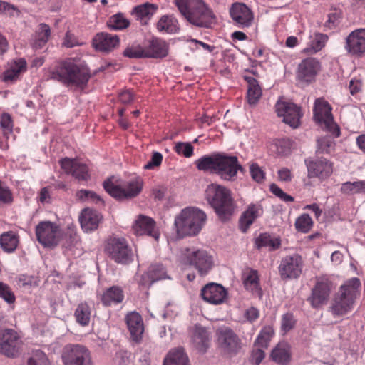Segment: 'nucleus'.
Masks as SVG:
<instances>
[{
  "label": "nucleus",
  "mask_w": 365,
  "mask_h": 365,
  "mask_svg": "<svg viewBox=\"0 0 365 365\" xmlns=\"http://www.w3.org/2000/svg\"><path fill=\"white\" fill-rule=\"evenodd\" d=\"M91 77L88 67L78 58L63 61L51 73V78L68 87L83 88Z\"/></svg>",
  "instance_id": "obj_1"
},
{
  "label": "nucleus",
  "mask_w": 365,
  "mask_h": 365,
  "mask_svg": "<svg viewBox=\"0 0 365 365\" xmlns=\"http://www.w3.org/2000/svg\"><path fill=\"white\" fill-rule=\"evenodd\" d=\"M180 14L191 24L210 28L216 22L215 15L202 0H175Z\"/></svg>",
  "instance_id": "obj_2"
},
{
  "label": "nucleus",
  "mask_w": 365,
  "mask_h": 365,
  "mask_svg": "<svg viewBox=\"0 0 365 365\" xmlns=\"http://www.w3.org/2000/svg\"><path fill=\"white\" fill-rule=\"evenodd\" d=\"M361 282L356 277L346 280L339 287L331 311L334 316L341 317L349 313L360 297Z\"/></svg>",
  "instance_id": "obj_3"
},
{
  "label": "nucleus",
  "mask_w": 365,
  "mask_h": 365,
  "mask_svg": "<svg viewBox=\"0 0 365 365\" xmlns=\"http://www.w3.org/2000/svg\"><path fill=\"white\" fill-rule=\"evenodd\" d=\"M206 199L222 221L227 220L235 211L231 191L227 187L212 183L205 190Z\"/></svg>",
  "instance_id": "obj_4"
},
{
  "label": "nucleus",
  "mask_w": 365,
  "mask_h": 365,
  "mask_svg": "<svg viewBox=\"0 0 365 365\" xmlns=\"http://www.w3.org/2000/svg\"><path fill=\"white\" fill-rule=\"evenodd\" d=\"M205 213L195 207H187L182 210L175 217V225L179 236L197 235L205 225Z\"/></svg>",
  "instance_id": "obj_5"
},
{
  "label": "nucleus",
  "mask_w": 365,
  "mask_h": 365,
  "mask_svg": "<svg viewBox=\"0 0 365 365\" xmlns=\"http://www.w3.org/2000/svg\"><path fill=\"white\" fill-rule=\"evenodd\" d=\"M106 191L112 197L122 200L135 197L142 189L141 181L138 178L123 181L113 177L103 183Z\"/></svg>",
  "instance_id": "obj_6"
},
{
  "label": "nucleus",
  "mask_w": 365,
  "mask_h": 365,
  "mask_svg": "<svg viewBox=\"0 0 365 365\" xmlns=\"http://www.w3.org/2000/svg\"><path fill=\"white\" fill-rule=\"evenodd\" d=\"M181 262L193 266L201 276L207 274L214 264L213 257L203 249L186 248L182 252Z\"/></svg>",
  "instance_id": "obj_7"
},
{
  "label": "nucleus",
  "mask_w": 365,
  "mask_h": 365,
  "mask_svg": "<svg viewBox=\"0 0 365 365\" xmlns=\"http://www.w3.org/2000/svg\"><path fill=\"white\" fill-rule=\"evenodd\" d=\"M331 108L327 101L317 98L314 105V118L315 121L323 128L332 133L335 137L339 136V129L334 122Z\"/></svg>",
  "instance_id": "obj_8"
},
{
  "label": "nucleus",
  "mask_w": 365,
  "mask_h": 365,
  "mask_svg": "<svg viewBox=\"0 0 365 365\" xmlns=\"http://www.w3.org/2000/svg\"><path fill=\"white\" fill-rule=\"evenodd\" d=\"M64 365H94L89 351L79 344L66 345L63 350Z\"/></svg>",
  "instance_id": "obj_9"
},
{
  "label": "nucleus",
  "mask_w": 365,
  "mask_h": 365,
  "mask_svg": "<svg viewBox=\"0 0 365 365\" xmlns=\"http://www.w3.org/2000/svg\"><path fill=\"white\" fill-rule=\"evenodd\" d=\"M22 341L19 334L12 329L0 330V353L9 358L19 355Z\"/></svg>",
  "instance_id": "obj_10"
},
{
  "label": "nucleus",
  "mask_w": 365,
  "mask_h": 365,
  "mask_svg": "<svg viewBox=\"0 0 365 365\" xmlns=\"http://www.w3.org/2000/svg\"><path fill=\"white\" fill-rule=\"evenodd\" d=\"M242 169L237 157L220 153L216 175L225 181H235Z\"/></svg>",
  "instance_id": "obj_11"
},
{
  "label": "nucleus",
  "mask_w": 365,
  "mask_h": 365,
  "mask_svg": "<svg viewBox=\"0 0 365 365\" xmlns=\"http://www.w3.org/2000/svg\"><path fill=\"white\" fill-rule=\"evenodd\" d=\"M106 249L110 257L118 263L126 264L133 259V251L123 238L111 239Z\"/></svg>",
  "instance_id": "obj_12"
},
{
  "label": "nucleus",
  "mask_w": 365,
  "mask_h": 365,
  "mask_svg": "<svg viewBox=\"0 0 365 365\" xmlns=\"http://www.w3.org/2000/svg\"><path fill=\"white\" fill-rule=\"evenodd\" d=\"M332 283L329 279L325 276L317 277L316 284L312 289V294L309 297V301L314 308H319L327 304L329 300Z\"/></svg>",
  "instance_id": "obj_13"
},
{
  "label": "nucleus",
  "mask_w": 365,
  "mask_h": 365,
  "mask_svg": "<svg viewBox=\"0 0 365 365\" xmlns=\"http://www.w3.org/2000/svg\"><path fill=\"white\" fill-rule=\"evenodd\" d=\"M309 178H318L324 180L333 173V163L325 158H316L305 160Z\"/></svg>",
  "instance_id": "obj_14"
},
{
  "label": "nucleus",
  "mask_w": 365,
  "mask_h": 365,
  "mask_svg": "<svg viewBox=\"0 0 365 365\" xmlns=\"http://www.w3.org/2000/svg\"><path fill=\"white\" fill-rule=\"evenodd\" d=\"M60 234L58 226L50 221L41 222L36 227L37 240L44 247L56 245Z\"/></svg>",
  "instance_id": "obj_15"
},
{
  "label": "nucleus",
  "mask_w": 365,
  "mask_h": 365,
  "mask_svg": "<svg viewBox=\"0 0 365 365\" xmlns=\"http://www.w3.org/2000/svg\"><path fill=\"white\" fill-rule=\"evenodd\" d=\"M275 109L284 123L294 128L299 126L302 114L299 108L294 103L279 99L276 103Z\"/></svg>",
  "instance_id": "obj_16"
},
{
  "label": "nucleus",
  "mask_w": 365,
  "mask_h": 365,
  "mask_svg": "<svg viewBox=\"0 0 365 365\" xmlns=\"http://www.w3.org/2000/svg\"><path fill=\"white\" fill-rule=\"evenodd\" d=\"M302 258L298 254L284 257L279 264V272L282 279H297L302 271Z\"/></svg>",
  "instance_id": "obj_17"
},
{
  "label": "nucleus",
  "mask_w": 365,
  "mask_h": 365,
  "mask_svg": "<svg viewBox=\"0 0 365 365\" xmlns=\"http://www.w3.org/2000/svg\"><path fill=\"white\" fill-rule=\"evenodd\" d=\"M230 14L234 24L240 29L250 28L254 23V14L245 4H233Z\"/></svg>",
  "instance_id": "obj_18"
},
{
  "label": "nucleus",
  "mask_w": 365,
  "mask_h": 365,
  "mask_svg": "<svg viewBox=\"0 0 365 365\" xmlns=\"http://www.w3.org/2000/svg\"><path fill=\"white\" fill-rule=\"evenodd\" d=\"M217 343L226 353H236L240 349V340L229 327H220L217 331Z\"/></svg>",
  "instance_id": "obj_19"
},
{
  "label": "nucleus",
  "mask_w": 365,
  "mask_h": 365,
  "mask_svg": "<svg viewBox=\"0 0 365 365\" xmlns=\"http://www.w3.org/2000/svg\"><path fill=\"white\" fill-rule=\"evenodd\" d=\"M60 163L66 173H71L79 181L87 180L90 177L87 165L78 160L66 158Z\"/></svg>",
  "instance_id": "obj_20"
},
{
  "label": "nucleus",
  "mask_w": 365,
  "mask_h": 365,
  "mask_svg": "<svg viewBox=\"0 0 365 365\" xmlns=\"http://www.w3.org/2000/svg\"><path fill=\"white\" fill-rule=\"evenodd\" d=\"M346 51L352 54L359 56L365 52V29L353 31L346 38Z\"/></svg>",
  "instance_id": "obj_21"
},
{
  "label": "nucleus",
  "mask_w": 365,
  "mask_h": 365,
  "mask_svg": "<svg viewBox=\"0 0 365 365\" xmlns=\"http://www.w3.org/2000/svg\"><path fill=\"white\" fill-rule=\"evenodd\" d=\"M203 299L210 304H222L227 296L225 289L220 284L210 283L203 287L201 292Z\"/></svg>",
  "instance_id": "obj_22"
},
{
  "label": "nucleus",
  "mask_w": 365,
  "mask_h": 365,
  "mask_svg": "<svg viewBox=\"0 0 365 365\" xmlns=\"http://www.w3.org/2000/svg\"><path fill=\"white\" fill-rule=\"evenodd\" d=\"M319 69V63L313 58H307L302 61L298 66L297 77L305 82H312Z\"/></svg>",
  "instance_id": "obj_23"
},
{
  "label": "nucleus",
  "mask_w": 365,
  "mask_h": 365,
  "mask_svg": "<svg viewBox=\"0 0 365 365\" xmlns=\"http://www.w3.org/2000/svg\"><path fill=\"white\" fill-rule=\"evenodd\" d=\"M101 220V215L98 211L91 208L83 210L79 217L81 228L86 232L96 230Z\"/></svg>",
  "instance_id": "obj_24"
},
{
  "label": "nucleus",
  "mask_w": 365,
  "mask_h": 365,
  "mask_svg": "<svg viewBox=\"0 0 365 365\" xmlns=\"http://www.w3.org/2000/svg\"><path fill=\"white\" fill-rule=\"evenodd\" d=\"M135 233L138 235H148L158 240L159 234L155 229V222L149 217L139 215L133 225Z\"/></svg>",
  "instance_id": "obj_25"
},
{
  "label": "nucleus",
  "mask_w": 365,
  "mask_h": 365,
  "mask_svg": "<svg viewBox=\"0 0 365 365\" xmlns=\"http://www.w3.org/2000/svg\"><path fill=\"white\" fill-rule=\"evenodd\" d=\"M93 47L100 51H110L119 45V38L117 35L108 33H99L93 40Z\"/></svg>",
  "instance_id": "obj_26"
},
{
  "label": "nucleus",
  "mask_w": 365,
  "mask_h": 365,
  "mask_svg": "<svg viewBox=\"0 0 365 365\" xmlns=\"http://www.w3.org/2000/svg\"><path fill=\"white\" fill-rule=\"evenodd\" d=\"M165 279H170L165 268L161 264H152L148 272L142 275L140 284L145 287L150 286L153 282Z\"/></svg>",
  "instance_id": "obj_27"
},
{
  "label": "nucleus",
  "mask_w": 365,
  "mask_h": 365,
  "mask_svg": "<svg viewBox=\"0 0 365 365\" xmlns=\"http://www.w3.org/2000/svg\"><path fill=\"white\" fill-rule=\"evenodd\" d=\"M125 322L133 340L139 341L144 331L141 316L136 312H131L126 315Z\"/></svg>",
  "instance_id": "obj_28"
},
{
  "label": "nucleus",
  "mask_w": 365,
  "mask_h": 365,
  "mask_svg": "<svg viewBox=\"0 0 365 365\" xmlns=\"http://www.w3.org/2000/svg\"><path fill=\"white\" fill-rule=\"evenodd\" d=\"M263 213V209L259 204H251L242 213L240 222L241 229L246 232L247 228L255 222V220L261 216Z\"/></svg>",
  "instance_id": "obj_29"
},
{
  "label": "nucleus",
  "mask_w": 365,
  "mask_h": 365,
  "mask_svg": "<svg viewBox=\"0 0 365 365\" xmlns=\"http://www.w3.org/2000/svg\"><path fill=\"white\" fill-rule=\"evenodd\" d=\"M194 347L200 352H205L209 346L210 337L207 329L201 326H195L192 335Z\"/></svg>",
  "instance_id": "obj_30"
},
{
  "label": "nucleus",
  "mask_w": 365,
  "mask_h": 365,
  "mask_svg": "<svg viewBox=\"0 0 365 365\" xmlns=\"http://www.w3.org/2000/svg\"><path fill=\"white\" fill-rule=\"evenodd\" d=\"M272 359L277 364L284 365L291 359V347L286 341H280L271 353Z\"/></svg>",
  "instance_id": "obj_31"
},
{
  "label": "nucleus",
  "mask_w": 365,
  "mask_h": 365,
  "mask_svg": "<svg viewBox=\"0 0 365 365\" xmlns=\"http://www.w3.org/2000/svg\"><path fill=\"white\" fill-rule=\"evenodd\" d=\"M158 6L153 4L145 3L133 8L132 14L140 21L141 24H147L152 16L156 13Z\"/></svg>",
  "instance_id": "obj_32"
},
{
  "label": "nucleus",
  "mask_w": 365,
  "mask_h": 365,
  "mask_svg": "<svg viewBox=\"0 0 365 365\" xmlns=\"http://www.w3.org/2000/svg\"><path fill=\"white\" fill-rule=\"evenodd\" d=\"M156 28L160 33L173 34L178 32L180 26L177 19L173 15H163L156 24Z\"/></svg>",
  "instance_id": "obj_33"
},
{
  "label": "nucleus",
  "mask_w": 365,
  "mask_h": 365,
  "mask_svg": "<svg viewBox=\"0 0 365 365\" xmlns=\"http://www.w3.org/2000/svg\"><path fill=\"white\" fill-rule=\"evenodd\" d=\"M220 153L204 155L195 161V165L199 170L215 174Z\"/></svg>",
  "instance_id": "obj_34"
},
{
  "label": "nucleus",
  "mask_w": 365,
  "mask_h": 365,
  "mask_svg": "<svg viewBox=\"0 0 365 365\" xmlns=\"http://www.w3.org/2000/svg\"><path fill=\"white\" fill-rule=\"evenodd\" d=\"M148 58H163L168 53V46L160 38H153L146 48Z\"/></svg>",
  "instance_id": "obj_35"
},
{
  "label": "nucleus",
  "mask_w": 365,
  "mask_h": 365,
  "mask_svg": "<svg viewBox=\"0 0 365 365\" xmlns=\"http://www.w3.org/2000/svg\"><path fill=\"white\" fill-rule=\"evenodd\" d=\"M124 294L123 289L118 286L107 289L101 297V302L105 306H111L123 302Z\"/></svg>",
  "instance_id": "obj_36"
},
{
  "label": "nucleus",
  "mask_w": 365,
  "mask_h": 365,
  "mask_svg": "<svg viewBox=\"0 0 365 365\" xmlns=\"http://www.w3.org/2000/svg\"><path fill=\"white\" fill-rule=\"evenodd\" d=\"M163 364L168 365H190L188 357L181 348L171 349L164 359Z\"/></svg>",
  "instance_id": "obj_37"
},
{
  "label": "nucleus",
  "mask_w": 365,
  "mask_h": 365,
  "mask_svg": "<svg viewBox=\"0 0 365 365\" xmlns=\"http://www.w3.org/2000/svg\"><path fill=\"white\" fill-rule=\"evenodd\" d=\"M26 62L23 58L11 62L8 68L4 73V81H9L15 79L19 73L26 71Z\"/></svg>",
  "instance_id": "obj_38"
},
{
  "label": "nucleus",
  "mask_w": 365,
  "mask_h": 365,
  "mask_svg": "<svg viewBox=\"0 0 365 365\" xmlns=\"http://www.w3.org/2000/svg\"><path fill=\"white\" fill-rule=\"evenodd\" d=\"M247 82V101L250 105H255L262 96V89L258 82L252 77H245Z\"/></svg>",
  "instance_id": "obj_39"
},
{
  "label": "nucleus",
  "mask_w": 365,
  "mask_h": 365,
  "mask_svg": "<svg viewBox=\"0 0 365 365\" xmlns=\"http://www.w3.org/2000/svg\"><path fill=\"white\" fill-rule=\"evenodd\" d=\"M19 242L18 235L12 231L4 232L0 236V246L7 252H14L16 249Z\"/></svg>",
  "instance_id": "obj_40"
},
{
  "label": "nucleus",
  "mask_w": 365,
  "mask_h": 365,
  "mask_svg": "<svg viewBox=\"0 0 365 365\" xmlns=\"http://www.w3.org/2000/svg\"><path fill=\"white\" fill-rule=\"evenodd\" d=\"M50 35L51 29L49 26L45 24H40L33 42L34 48L36 49L43 48L48 42Z\"/></svg>",
  "instance_id": "obj_41"
},
{
  "label": "nucleus",
  "mask_w": 365,
  "mask_h": 365,
  "mask_svg": "<svg viewBox=\"0 0 365 365\" xmlns=\"http://www.w3.org/2000/svg\"><path fill=\"white\" fill-rule=\"evenodd\" d=\"M242 281L246 289L257 293L259 291L258 275L256 271L250 270L243 273Z\"/></svg>",
  "instance_id": "obj_42"
},
{
  "label": "nucleus",
  "mask_w": 365,
  "mask_h": 365,
  "mask_svg": "<svg viewBox=\"0 0 365 365\" xmlns=\"http://www.w3.org/2000/svg\"><path fill=\"white\" fill-rule=\"evenodd\" d=\"M256 246L258 248L266 247L271 250H275L280 246V240L277 237L264 233L261 234L255 240Z\"/></svg>",
  "instance_id": "obj_43"
},
{
  "label": "nucleus",
  "mask_w": 365,
  "mask_h": 365,
  "mask_svg": "<svg viewBox=\"0 0 365 365\" xmlns=\"http://www.w3.org/2000/svg\"><path fill=\"white\" fill-rule=\"evenodd\" d=\"M75 317L78 324L82 326L88 324L91 318V309L86 303H81L75 311Z\"/></svg>",
  "instance_id": "obj_44"
},
{
  "label": "nucleus",
  "mask_w": 365,
  "mask_h": 365,
  "mask_svg": "<svg viewBox=\"0 0 365 365\" xmlns=\"http://www.w3.org/2000/svg\"><path fill=\"white\" fill-rule=\"evenodd\" d=\"M341 191L348 195L365 193V180L346 182L341 185Z\"/></svg>",
  "instance_id": "obj_45"
},
{
  "label": "nucleus",
  "mask_w": 365,
  "mask_h": 365,
  "mask_svg": "<svg viewBox=\"0 0 365 365\" xmlns=\"http://www.w3.org/2000/svg\"><path fill=\"white\" fill-rule=\"evenodd\" d=\"M274 334L272 326L264 327L255 341V345L260 348H267Z\"/></svg>",
  "instance_id": "obj_46"
},
{
  "label": "nucleus",
  "mask_w": 365,
  "mask_h": 365,
  "mask_svg": "<svg viewBox=\"0 0 365 365\" xmlns=\"http://www.w3.org/2000/svg\"><path fill=\"white\" fill-rule=\"evenodd\" d=\"M333 137L324 136L319 138L317 140V152L319 153H330L334 150L335 147V143L334 138H336L332 133Z\"/></svg>",
  "instance_id": "obj_47"
},
{
  "label": "nucleus",
  "mask_w": 365,
  "mask_h": 365,
  "mask_svg": "<svg viewBox=\"0 0 365 365\" xmlns=\"http://www.w3.org/2000/svg\"><path fill=\"white\" fill-rule=\"evenodd\" d=\"M129 24L130 21L120 13L112 16L108 22L109 27L114 30L125 29Z\"/></svg>",
  "instance_id": "obj_48"
},
{
  "label": "nucleus",
  "mask_w": 365,
  "mask_h": 365,
  "mask_svg": "<svg viewBox=\"0 0 365 365\" xmlns=\"http://www.w3.org/2000/svg\"><path fill=\"white\" fill-rule=\"evenodd\" d=\"M313 225V221L308 214L300 215L295 222L296 229L302 232H308Z\"/></svg>",
  "instance_id": "obj_49"
},
{
  "label": "nucleus",
  "mask_w": 365,
  "mask_h": 365,
  "mask_svg": "<svg viewBox=\"0 0 365 365\" xmlns=\"http://www.w3.org/2000/svg\"><path fill=\"white\" fill-rule=\"evenodd\" d=\"M26 365H51L46 355L40 350L33 352Z\"/></svg>",
  "instance_id": "obj_50"
},
{
  "label": "nucleus",
  "mask_w": 365,
  "mask_h": 365,
  "mask_svg": "<svg viewBox=\"0 0 365 365\" xmlns=\"http://www.w3.org/2000/svg\"><path fill=\"white\" fill-rule=\"evenodd\" d=\"M124 56L132 58H148L146 48L140 46L127 48L124 51Z\"/></svg>",
  "instance_id": "obj_51"
},
{
  "label": "nucleus",
  "mask_w": 365,
  "mask_h": 365,
  "mask_svg": "<svg viewBox=\"0 0 365 365\" xmlns=\"http://www.w3.org/2000/svg\"><path fill=\"white\" fill-rule=\"evenodd\" d=\"M327 41V36L322 34H317L314 39L312 41L311 51L316 53L320 51L325 45Z\"/></svg>",
  "instance_id": "obj_52"
},
{
  "label": "nucleus",
  "mask_w": 365,
  "mask_h": 365,
  "mask_svg": "<svg viewBox=\"0 0 365 365\" xmlns=\"http://www.w3.org/2000/svg\"><path fill=\"white\" fill-rule=\"evenodd\" d=\"M175 150L179 155L190 158L193 154V147L188 143H177L175 145Z\"/></svg>",
  "instance_id": "obj_53"
},
{
  "label": "nucleus",
  "mask_w": 365,
  "mask_h": 365,
  "mask_svg": "<svg viewBox=\"0 0 365 365\" xmlns=\"http://www.w3.org/2000/svg\"><path fill=\"white\" fill-rule=\"evenodd\" d=\"M0 14L9 16H18L19 10L14 5L0 1Z\"/></svg>",
  "instance_id": "obj_54"
},
{
  "label": "nucleus",
  "mask_w": 365,
  "mask_h": 365,
  "mask_svg": "<svg viewBox=\"0 0 365 365\" xmlns=\"http://www.w3.org/2000/svg\"><path fill=\"white\" fill-rule=\"evenodd\" d=\"M341 12L337 9L331 11L327 15V20L325 22V26L329 29L334 28L339 22Z\"/></svg>",
  "instance_id": "obj_55"
},
{
  "label": "nucleus",
  "mask_w": 365,
  "mask_h": 365,
  "mask_svg": "<svg viewBox=\"0 0 365 365\" xmlns=\"http://www.w3.org/2000/svg\"><path fill=\"white\" fill-rule=\"evenodd\" d=\"M0 297L4 299L7 303H13L15 301V297L10 287L0 282Z\"/></svg>",
  "instance_id": "obj_56"
},
{
  "label": "nucleus",
  "mask_w": 365,
  "mask_h": 365,
  "mask_svg": "<svg viewBox=\"0 0 365 365\" xmlns=\"http://www.w3.org/2000/svg\"><path fill=\"white\" fill-rule=\"evenodd\" d=\"M295 324L294 317L290 313H286L282 316L281 328L284 332H287L291 330Z\"/></svg>",
  "instance_id": "obj_57"
},
{
  "label": "nucleus",
  "mask_w": 365,
  "mask_h": 365,
  "mask_svg": "<svg viewBox=\"0 0 365 365\" xmlns=\"http://www.w3.org/2000/svg\"><path fill=\"white\" fill-rule=\"evenodd\" d=\"M1 127L3 129L4 135L12 132L13 123L11 116L7 113L2 114L0 120Z\"/></svg>",
  "instance_id": "obj_58"
},
{
  "label": "nucleus",
  "mask_w": 365,
  "mask_h": 365,
  "mask_svg": "<svg viewBox=\"0 0 365 365\" xmlns=\"http://www.w3.org/2000/svg\"><path fill=\"white\" fill-rule=\"evenodd\" d=\"M76 197L81 200H90L91 201L96 202L101 201V199L99 196H98L95 192L90 190H79L76 193Z\"/></svg>",
  "instance_id": "obj_59"
},
{
  "label": "nucleus",
  "mask_w": 365,
  "mask_h": 365,
  "mask_svg": "<svg viewBox=\"0 0 365 365\" xmlns=\"http://www.w3.org/2000/svg\"><path fill=\"white\" fill-rule=\"evenodd\" d=\"M163 160V155L159 152H153L150 161L143 165L144 169L151 170L160 165Z\"/></svg>",
  "instance_id": "obj_60"
},
{
  "label": "nucleus",
  "mask_w": 365,
  "mask_h": 365,
  "mask_svg": "<svg viewBox=\"0 0 365 365\" xmlns=\"http://www.w3.org/2000/svg\"><path fill=\"white\" fill-rule=\"evenodd\" d=\"M250 175L254 180L257 182H262L264 178V173L257 164H252L250 167Z\"/></svg>",
  "instance_id": "obj_61"
},
{
  "label": "nucleus",
  "mask_w": 365,
  "mask_h": 365,
  "mask_svg": "<svg viewBox=\"0 0 365 365\" xmlns=\"http://www.w3.org/2000/svg\"><path fill=\"white\" fill-rule=\"evenodd\" d=\"M12 201V195L9 187L0 181V202L10 203Z\"/></svg>",
  "instance_id": "obj_62"
},
{
  "label": "nucleus",
  "mask_w": 365,
  "mask_h": 365,
  "mask_svg": "<svg viewBox=\"0 0 365 365\" xmlns=\"http://www.w3.org/2000/svg\"><path fill=\"white\" fill-rule=\"evenodd\" d=\"M270 190L274 195L284 202H292L294 200V198L291 195H287L281 188L274 184L270 186Z\"/></svg>",
  "instance_id": "obj_63"
},
{
  "label": "nucleus",
  "mask_w": 365,
  "mask_h": 365,
  "mask_svg": "<svg viewBox=\"0 0 365 365\" xmlns=\"http://www.w3.org/2000/svg\"><path fill=\"white\" fill-rule=\"evenodd\" d=\"M77 38L70 31H67L63 39V45L67 48H72L81 45Z\"/></svg>",
  "instance_id": "obj_64"
}]
</instances>
